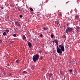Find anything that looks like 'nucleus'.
<instances>
[{"label":"nucleus","mask_w":80,"mask_h":80,"mask_svg":"<svg viewBox=\"0 0 80 80\" xmlns=\"http://www.w3.org/2000/svg\"><path fill=\"white\" fill-rule=\"evenodd\" d=\"M64 45L62 43L61 45L59 46L60 48H61V49H59L57 50V53H60V54H62V51L64 52L65 51V48H64Z\"/></svg>","instance_id":"1"},{"label":"nucleus","mask_w":80,"mask_h":80,"mask_svg":"<svg viewBox=\"0 0 80 80\" xmlns=\"http://www.w3.org/2000/svg\"><path fill=\"white\" fill-rule=\"evenodd\" d=\"M73 30V28L68 27L66 29L65 32L66 33H68V32H72Z\"/></svg>","instance_id":"2"},{"label":"nucleus","mask_w":80,"mask_h":80,"mask_svg":"<svg viewBox=\"0 0 80 80\" xmlns=\"http://www.w3.org/2000/svg\"><path fill=\"white\" fill-rule=\"evenodd\" d=\"M39 58V56L38 54H36L35 55H34L33 58L32 60L34 61V62H36L37 60H38Z\"/></svg>","instance_id":"3"},{"label":"nucleus","mask_w":80,"mask_h":80,"mask_svg":"<svg viewBox=\"0 0 80 80\" xmlns=\"http://www.w3.org/2000/svg\"><path fill=\"white\" fill-rule=\"evenodd\" d=\"M15 25H17V26H18V27H20V23H19V22H15Z\"/></svg>","instance_id":"4"},{"label":"nucleus","mask_w":80,"mask_h":80,"mask_svg":"<svg viewBox=\"0 0 80 80\" xmlns=\"http://www.w3.org/2000/svg\"><path fill=\"white\" fill-rule=\"evenodd\" d=\"M28 44L29 48H31V47H32V43H31L30 42H28Z\"/></svg>","instance_id":"5"},{"label":"nucleus","mask_w":80,"mask_h":80,"mask_svg":"<svg viewBox=\"0 0 80 80\" xmlns=\"http://www.w3.org/2000/svg\"><path fill=\"white\" fill-rule=\"evenodd\" d=\"M76 29L77 30H80V28L79 27V26H77L76 27Z\"/></svg>","instance_id":"6"},{"label":"nucleus","mask_w":80,"mask_h":80,"mask_svg":"<svg viewBox=\"0 0 80 80\" xmlns=\"http://www.w3.org/2000/svg\"><path fill=\"white\" fill-rule=\"evenodd\" d=\"M72 63V65H75V61H73Z\"/></svg>","instance_id":"7"},{"label":"nucleus","mask_w":80,"mask_h":80,"mask_svg":"<svg viewBox=\"0 0 80 80\" xmlns=\"http://www.w3.org/2000/svg\"><path fill=\"white\" fill-rule=\"evenodd\" d=\"M78 30H77L75 31L74 32V33H78Z\"/></svg>","instance_id":"8"},{"label":"nucleus","mask_w":80,"mask_h":80,"mask_svg":"<svg viewBox=\"0 0 80 80\" xmlns=\"http://www.w3.org/2000/svg\"><path fill=\"white\" fill-rule=\"evenodd\" d=\"M55 23L57 24V25H58V24H59V23L58 22V21H55Z\"/></svg>","instance_id":"9"},{"label":"nucleus","mask_w":80,"mask_h":80,"mask_svg":"<svg viewBox=\"0 0 80 80\" xmlns=\"http://www.w3.org/2000/svg\"><path fill=\"white\" fill-rule=\"evenodd\" d=\"M75 18L76 19H78V16L77 15L75 16Z\"/></svg>","instance_id":"10"},{"label":"nucleus","mask_w":80,"mask_h":80,"mask_svg":"<svg viewBox=\"0 0 80 80\" xmlns=\"http://www.w3.org/2000/svg\"><path fill=\"white\" fill-rule=\"evenodd\" d=\"M29 9H30V10L31 11V12H33V8H30Z\"/></svg>","instance_id":"11"},{"label":"nucleus","mask_w":80,"mask_h":80,"mask_svg":"<svg viewBox=\"0 0 80 80\" xmlns=\"http://www.w3.org/2000/svg\"><path fill=\"white\" fill-rule=\"evenodd\" d=\"M54 42L55 43H56V42H58V40L57 39H55L54 40Z\"/></svg>","instance_id":"12"},{"label":"nucleus","mask_w":80,"mask_h":80,"mask_svg":"<svg viewBox=\"0 0 80 80\" xmlns=\"http://www.w3.org/2000/svg\"><path fill=\"white\" fill-rule=\"evenodd\" d=\"M10 32V31L8 29H7L6 30V32L7 33H8Z\"/></svg>","instance_id":"13"},{"label":"nucleus","mask_w":80,"mask_h":80,"mask_svg":"<svg viewBox=\"0 0 80 80\" xmlns=\"http://www.w3.org/2000/svg\"><path fill=\"white\" fill-rule=\"evenodd\" d=\"M23 40H25V39H26V37L25 35H23Z\"/></svg>","instance_id":"14"},{"label":"nucleus","mask_w":80,"mask_h":80,"mask_svg":"<svg viewBox=\"0 0 80 80\" xmlns=\"http://www.w3.org/2000/svg\"><path fill=\"white\" fill-rule=\"evenodd\" d=\"M3 35L4 36H5V35H7V34H6V32H5L3 33Z\"/></svg>","instance_id":"15"},{"label":"nucleus","mask_w":80,"mask_h":80,"mask_svg":"<svg viewBox=\"0 0 80 80\" xmlns=\"http://www.w3.org/2000/svg\"><path fill=\"white\" fill-rule=\"evenodd\" d=\"M62 37L63 38H65V37H66V36L65 35H64L63 36H62Z\"/></svg>","instance_id":"16"},{"label":"nucleus","mask_w":80,"mask_h":80,"mask_svg":"<svg viewBox=\"0 0 80 80\" xmlns=\"http://www.w3.org/2000/svg\"><path fill=\"white\" fill-rule=\"evenodd\" d=\"M49 77H52V73H50L49 74Z\"/></svg>","instance_id":"17"},{"label":"nucleus","mask_w":80,"mask_h":80,"mask_svg":"<svg viewBox=\"0 0 80 80\" xmlns=\"http://www.w3.org/2000/svg\"><path fill=\"white\" fill-rule=\"evenodd\" d=\"M0 69H1V70H2L3 71H5V69H4L2 68H0Z\"/></svg>","instance_id":"18"},{"label":"nucleus","mask_w":80,"mask_h":80,"mask_svg":"<svg viewBox=\"0 0 80 80\" xmlns=\"http://www.w3.org/2000/svg\"><path fill=\"white\" fill-rule=\"evenodd\" d=\"M23 73L24 74H27V72L26 71H23Z\"/></svg>","instance_id":"19"},{"label":"nucleus","mask_w":80,"mask_h":80,"mask_svg":"<svg viewBox=\"0 0 80 80\" xmlns=\"http://www.w3.org/2000/svg\"><path fill=\"white\" fill-rule=\"evenodd\" d=\"M74 72H75L76 73H78V72L77 71V70H76V69H74Z\"/></svg>","instance_id":"20"},{"label":"nucleus","mask_w":80,"mask_h":80,"mask_svg":"<svg viewBox=\"0 0 80 80\" xmlns=\"http://www.w3.org/2000/svg\"><path fill=\"white\" fill-rule=\"evenodd\" d=\"M53 37H54V35H53L52 34L51 35V38H53Z\"/></svg>","instance_id":"21"},{"label":"nucleus","mask_w":80,"mask_h":80,"mask_svg":"<svg viewBox=\"0 0 80 80\" xmlns=\"http://www.w3.org/2000/svg\"><path fill=\"white\" fill-rule=\"evenodd\" d=\"M43 30H47V28H43Z\"/></svg>","instance_id":"22"},{"label":"nucleus","mask_w":80,"mask_h":80,"mask_svg":"<svg viewBox=\"0 0 80 80\" xmlns=\"http://www.w3.org/2000/svg\"><path fill=\"white\" fill-rule=\"evenodd\" d=\"M19 62V60H17L16 61V63H18V62Z\"/></svg>","instance_id":"23"},{"label":"nucleus","mask_w":80,"mask_h":80,"mask_svg":"<svg viewBox=\"0 0 80 80\" xmlns=\"http://www.w3.org/2000/svg\"><path fill=\"white\" fill-rule=\"evenodd\" d=\"M43 57L41 56L40 58V60H42V59H43Z\"/></svg>","instance_id":"24"},{"label":"nucleus","mask_w":80,"mask_h":80,"mask_svg":"<svg viewBox=\"0 0 80 80\" xmlns=\"http://www.w3.org/2000/svg\"><path fill=\"white\" fill-rule=\"evenodd\" d=\"M19 17L20 18H22V17H23V16L22 15H20L19 16Z\"/></svg>","instance_id":"25"},{"label":"nucleus","mask_w":80,"mask_h":80,"mask_svg":"<svg viewBox=\"0 0 80 80\" xmlns=\"http://www.w3.org/2000/svg\"><path fill=\"white\" fill-rule=\"evenodd\" d=\"M72 72V69H70L69 70V72L71 73Z\"/></svg>","instance_id":"26"},{"label":"nucleus","mask_w":80,"mask_h":80,"mask_svg":"<svg viewBox=\"0 0 80 80\" xmlns=\"http://www.w3.org/2000/svg\"><path fill=\"white\" fill-rule=\"evenodd\" d=\"M31 69H32V70H33V69H34V67H31Z\"/></svg>","instance_id":"27"},{"label":"nucleus","mask_w":80,"mask_h":80,"mask_svg":"<svg viewBox=\"0 0 80 80\" xmlns=\"http://www.w3.org/2000/svg\"><path fill=\"white\" fill-rule=\"evenodd\" d=\"M13 37H16L17 36V35H16V34H14L13 35Z\"/></svg>","instance_id":"28"},{"label":"nucleus","mask_w":80,"mask_h":80,"mask_svg":"<svg viewBox=\"0 0 80 80\" xmlns=\"http://www.w3.org/2000/svg\"><path fill=\"white\" fill-rule=\"evenodd\" d=\"M8 75L9 76H11L12 75V73H9L8 74Z\"/></svg>","instance_id":"29"},{"label":"nucleus","mask_w":80,"mask_h":80,"mask_svg":"<svg viewBox=\"0 0 80 80\" xmlns=\"http://www.w3.org/2000/svg\"><path fill=\"white\" fill-rule=\"evenodd\" d=\"M42 51L41 50H40L39 51V53H42Z\"/></svg>","instance_id":"30"},{"label":"nucleus","mask_w":80,"mask_h":80,"mask_svg":"<svg viewBox=\"0 0 80 80\" xmlns=\"http://www.w3.org/2000/svg\"><path fill=\"white\" fill-rule=\"evenodd\" d=\"M56 45H58V42H56Z\"/></svg>","instance_id":"31"},{"label":"nucleus","mask_w":80,"mask_h":80,"mask_svg":"<svg viewBox=\"0 0 80 80\" xmlns=\"http://www.w3.org/2000/svg\"><path fill=\"white\" fill-rule=\"evenodd\" d=\"M60 73H61V75H63V73L62 72V71H61V72H60Z\"/></svg>","instance_id":"32"},{"label":"nucleus","mask_w":80,"mask_h":80,"mask_svg":"<svg viewBox=\"0 0 80 80\" xmlns=\"http://www.w3.org/2000/svg\"><path fill=\"white\" fill-rule=\"evenodd\" d=\"M42 36H43V35L42 34L40 35V37H42Z\"/></svg>","instance_id":"33"},{"label":"nucleus","mask_w":80,"mask_h":80,"mask_svg":"<svg viewBox=\"0 0 80 80\" xmlns=\"http://www.w3.org/2000/svg\"><path fill=\"white\" fill-rule=\"evenodd\" d=\"M57 50H58L59 49H60V48H59L58 46H57Z\"/></svg>","instance_id":"34"},{"label":"nucleus","mask_w":80,"mask_h":80,"mask_svg":"<svg viewBox=\"0 0 80 80\" xmlns=\"http://www.w3.org/2000/svg\"><path fill=\"white\" fill-rule=\"evenodd\" d=\"M45 70V68H43L42 69H41V70L43 71V70Z\"/></svg>","instance_id":"35"},{"label":"nucleus","mask_w":80,"mask_h":80,"mask_svg":"<svg viewBox=\"0 0 80 80\" xmlns=\"http://www.w3.org/2000/svg\"><path fill=\"white\" fill-rule=\"evenodd\" d=\"M2 40H0V43H2Z\"/></svg>","instance_id":"36"},{"label":"nucleus","mask_w":80,"mask_h":80,"mask_svg":"<svg viewBox=\"0 0 80 80\" xmlns=\"http://www.w3.org/2000/svg\"><path fill=\"white\" fill-rule=\"evenodd\" d=\"M7 66H8V67H9V66H10V64H9L8 63L7 64Z\"/></svg>","instance_id":"37"},{"label":"nucleus","mask_w":80,"mask_h":80,"mask_svg":"<svg viewBox=\"0 0 80 80\" xmlns=\"http://www.w3.org/2000/svg\"><path fill=\"white\" fill-rule=\"evenodd\" d=\"M21 12H22V11L23 10V9L22 8H21Z\"/></svg>","instance_id":"38"},{"label":"nucleus","mask_w":80,"mask_h":80,"mask_svg":"<svg viewBox=\"0 0 80 80\" xmlns=\"http://www.w3.org/2000/svg\"><path fill=\"white\" fill-rule=\"evenodd\" d=\"M13 42H9V44H11V43H13Z\"/></svg>","instance_id":"39"},{"label":"nucleus","mask_w":80,"mask_h":80,"mask_svg":"<svg viewBox=\"0 0 80 80\" xmlns=\"http://www.w3.org/2000/svg\"><path fill=\"white\" fill-rule=\"evenodd\" d=\"M3 74L4 75H5V74L6 73H5V72H3Z\"/></svg>","instance_id":"40"},{"label":"nucleus","mask_w":80,"mask_h":80,"mask_svg":"<svg viewBox=\"0 0 80 80\" xmlns=\"http://www.w3.org/2000/svg\"><path fill=\"white\" fill-rule=\"evenodd\" d=\"M1 9H2V10H3V7H2V8H1Z\"/></svg>","instance_id":"41"},{"label":"nucleus","mask_w":80,"mask_h":80,"mask_svg":"<svg viewBox=\"0 0 80 80\" xmlns=\"http://www.w3.org/2000/svg\"><path fill=\"white\" fill-rule=\"evenodd\" d=\"M52 42L53 43H54V42H55L54 41H52Z\"/></svg>","instance_id":"42"},{"label":"nucleus","mask_w":80,"mask_h":80,"mask_svg":"<svg viewBox=\"0 0 80 80\" xmlns=\"http://www.w3.org/2000/svg\"><path fill=\"white\" fill-rule=\"evenodd\" d=\"M68 2H69V1H68V2H67L66 3H68Z\"/></svg>","instance_id":"43"},{"label":"nucleus","mask_w":80,"mask_h":80,"mask_svg":"<svg viewBox=\"0 0 80 80\" xmlns=\"http://www.w3.org/2000/svg\"><path fill=\"white\" fill-rule=\"evenodd\" d=\"M42 5H43V3H42Z\"/></svg>","instance_id":"44"},{"label":"nucleus","mask_w":80,"mask_h":80,"mask_svg":"<svg viewBox=\"0 0 80 80\" xmlns=\"http://www.w3.org/2000/svg\"><path fill=\"white\" fill-rule=\"evenodd\" d=\"M18 8L19 9V8Z\"/></svg>","instance_id":"45"},{"label":"nucleus","mask_w":80,"mask_h":80,"mask_svg":"<svg viewBox=\"0 0 80 80\" xmlns=\"http://www.w3.org/2000/svg\"><path fill=\"white\" fill-rule=\"evenodd\" d=\"M19 10H20V9H19Z\"/></svg>","instance_id":"46"},{"label":"nucleus","mask_w":80,"mask_h":80,"mask_svg":"<svg viewBox=\"0 0 80 80\" xmlns=\"http://www.w3.org/2000/svg\"><path fill=\"white\" fill-rule=\"evenodd\" d=\"M1 77V76H0V78Z\"/></svg>","instance_id":"47"},{"label":"nucleus","mask_w":80,"mask_h":80,"mask_svg":"<svg viewBox=\"0 0 80 80\" xmlns=\"http://www.w3.org/2000/svg\"><path fill=\"white\" fill-rule=\"evenodd\" d=\"M0 20H1V19H0Z\"/></svg>","instance_id":"48"}]
</instances>
